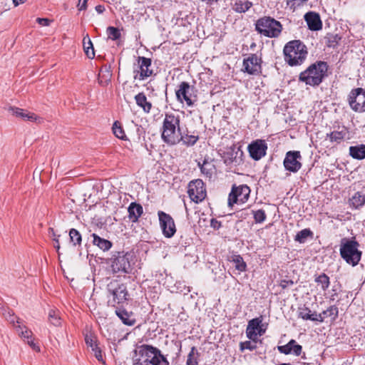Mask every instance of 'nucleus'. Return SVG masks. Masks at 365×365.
Segmentation results:
<instances>
[{
  "label": "nucleus",
  "instance_id": "obj_30",
  "mask_svg": "<svg viewBox=\"0 0 365 365\" xmlns=\"http://www.w3.org/2000/svg\"><path fill=\"white\" fill-rule=\"evenodd\" d=\"M314 281L318 285L321 286L323 291H326L330 285L329 277L324 273L316 277Z\"/></svg>",
  "mask_w": 365,
  "mask_h": 365
},
{
  "label": "nucleus",
  "instance_id": "obj_40",
  "mask_svg": "<svg viewBox=\"0 0 365 365\" xmlns=\"http://www.w3.org/2000/svg\"><path fill=\"white\" fill-rule=\"evenodd\" d=\"M306 23H322L320 16L314 11H309L304 15Z\"/></svg>",
  "mask_w": 365,
  "mask_h": 365
},
{
  "label": "nucleus",
  "instance_id": "obj_59",
  "mask_svg": "<svg viewBox=\"0 0 365 365\" xmlns=\"http://www.w3.org/2000/svg\"><path fill=\"white\" fill-rule=\"evenodd\" d=\"M36 23H50V21L48 19L38 17L36 19Z\"/></svg>",
  "mask_w": 365,
  "mask_h": 365
},
{
  "label": "nucleus",
  "instance_id": "obj_31",
  "mask_svg": "<svg viewBox=\"0 0 365 365\" xmlns=\"http://www.w3.org/2000/svg\"><path fill=\"white\" fill-rule=\"evenodd\" d=\"M16 329L19 335L23 339V340L25 342L33 337V332L31 331V330H30L25 326H16Z\"/></svg>",
  "mask_w": 365,
  "mask_h": 365
},
{
  "label": "nucleus",
  "instance_id": "obj_22",
  "mask_svg": "<svg viewBox=\"0 0 365 365\" xmlns=\"http://www.w3.org/2000/svg\"><path fill=\"white\" fill-rule=\"evenodd\" d=\"M298 317L302 318L304 320H311L313 322H324V317L322 316V314H319V315H316V317H312L311 316V310L309 308L304 307H299L298 309Z\"/></svg>",
  "mask_w": 365,
  "mask_h": 365
},
{
  "label": "nucleus",
  "instance_id": "obj_29",
  "mask_svg": "<svg viewBox=\"0 0 365 365\" xmlns=\"http://www.w3.org/2000/svg\"><path fill=\"white\" fill-rule=\"evenodd\" d=\"M230 262L233 263L235 269L239 272H245L247 268V264L243 258L239 255H234L231 257Z\"/></svg>",
  "mask_w": 365,
  "mask_h": 365
},
{
  "label": "nucleus",
  "instance_id": "obj_36",
  "mask_svg": "<svg viewBox=\"0 0 365 365\" xmlns=\"http://www.w3.org/2000/svg\"><path fill=\"white\" fill-rule=\"evenodd\" d=\"M69 237L71 242H73V245H80L81 244V235L77 230L74 228L71 229L69 231Z\"/></svg>",
  "mask_w": 365,
  "mask_h": 365
},
{
  "label": "nucleus",
  "instance_id": "obj_45",
  "mask_svg": "<svg viewBox=\"0 0 365 365\" xmlns=\"http://www.w3.org/2000/svg\"><path fill=\"white\" fill-rule=\"evenodd\" d=\"M253 216L256 223H262L266 220V214L263 210L253 211Z\"/></svg>",
  "mask_w": 365,
  "mask_h": 365
},
{
  "label": "nucleus",
  "instance_id": "obj_62",
  "mask_svg": "<svg viewBox=\"0 0 365 365\" xmlns=\"http://www.w3.org/2000/svg\"><path fill=\"white\" fill-rule=\"evenodd\" d=\"M53 240L56 241V245H55L54 247L56 249V250L58 251L59 249H60V245H59L58 240L56 239V238H54Z\"/></svg>",
  "mask_w": 365,
  "mask_h": 365
},
{
  "label": "nucleus",
  "instance_id": "obj_15",
  "mask_svg": "<svg viewBox=\"0 0 365 365\" xmlns=\"http://www.w3.org/2000/svg\"><path fill=\"white\" fill-rule=\"evenodd\" d=\"M151 59L143 56L138 57V74L135 76V78L144 80L145 78L152 76L153 71L151 67Z\"/></svg>",
  "mask_w": 365,
  "mask_h": 365
},
{
  "label": "nucleus",
  "instance_id": "obj_8",
  "mask_svg": "<svg viewBox=\"0 0 365 365\" xmlns=\"http://www.w3.org/2000/svg\"><path fill=\"white\" fill-rule=\"evenodd\" d=\"M350 108L355 112H365V90L361 88L352 89L348 96Z\"/></svg>",
  "mask_w": 365,
  "mask_h": 365
},
{
  "label": "nucleus",
  "instance_id": "obj_23",
  "mask_svg": "<svg viewBox=\"0 0 365 365\" xmlns=\"http://www.w3.org/2000/svg\"><path fill=\"white\" fill-rule=\"evenodd\" d=\"M348 131L345 127H343L341 130H334L330 133L327 134L326 139H329L331 143H340L346 138Z\"/></svg>",
  "mask_w": 365,
  "mask_h": 365
},
{
  "label": "nucleus",
  "instance_id": "obj_39",
  "mask_svg": "<svg viewBox=\"0 0 365 365\" xmlns=\"http://www.w3.org/2000/svg\"><path fill=\"white\" fill-rule=\"evenodd\" d=\"M338 308L336 306H331L327 310L323 311L321 314L322 316L325 317H331L332 319H336L338 317Z\"/></svg>",
  "mask_w": 365,
  "mask_h": 365
},
{
  "label": "nucleus",
  "instance_id": "obj_13",
  "mask_svg": "<svg viewBox=\"0 0 365 365\" xmlns=\"http://www.w3.org/2000/svg\"><path fill=\"white\" fill-rule=\"evenodd\" d=\"M301 159L302 155L299 151H288L283 162L285 170L292 173L298 172L302 168Z\"/></svg>",
  "mask_w": 365,
  "mask_h": 365
},
{
  "label": "nucleus",
  "instance_id": "obj_6",
  "mask_svg": "<svg viewBox=\"0 0 365 365\" xmlns=\"http://www.w3.org/2000/svg\"><path fill=\"white\" fill-rule=\"evenodd\" d=\"M109 299V305L115 307L117 304H123L128 300L129 294L127 287L123 283L117 280H112L107 284Z\"/></svg>",
  "mask_w": 365,
  "mask_h": 365
},
{
  "label": "nucleus",
  "instance_id": "obj_7",
  "mask_svg": "<svg viewBox=\"0 0 365 365\" xmlns=\"http://www.w3.org/2000/svg\"><path fill=\"white\" fill-rule=\"evenodd\" d=\"M132 255L129 252H118L109 259L111 271L113 274L122 272L130 274L132 272L130 260Z\"/></svg>",
  "mask_w": 365,
  "mask_h": 365
},
{
  "label": "nucleus",
  "instance_id": "obj_52",
  "mask_svg": "<svg viewBox=\"0 0 365 365\" xmlns=\"http://www.w3.org/2000/svg\"><path fill=\"white\" fill-rule=\"evenodd\" d=\"M92 351H93L94 355L96 358L98 359V361H103V359L102 351L101 349L98 347V346L93 349Z\"/></svg>",
  "mask_w": 365,
  "mask_h": 365
},
{
  "label": "nucleus",
  "instance_id": "obj_63",
  "mask_svg": "<svg viewBox=\"0 0 365 365\" xmlns=\"http://www.w3.org/2000/svg\"><path fill=\"white\" fill-rule=\"evenodd\" d=\"M24 0H13L15 6H18L19 4L23 3Z\"/></svg>",
  "mask_w": 365,
  "mask_h": 365
},
{
  "label": "nucleus",
  "instance_id": "obj_34",
  "mask_svg": "<svg viewBox=\"0 0 365 365\" xmlns=\"http://www.w3.org/2000/svg\"><path fill=\"white\" fill-rule=\"evenodd\" d=\"M252 2L249 1H239L235 4L234 10L235 11L240 12V13L245 12L252 6Z\"/></svg>",
  "mask_w": 365,
  "mask_h": 365
},
{
  "label": "nucleus",
  "instance_id": "obj_10",
  "mask_svg": "<svg viewBox=\"0 0 365 365\" xmlns=\"http://www.w3.org/2000/svg\"><path fill=\"white\" fill-rule=\"evenodd\" d=\"M188 195L195 203L202 202L207 195L205 184L202 180L197 179L188 184Z\"/></svg>",
  "mask_w": 365,
  "mask_h": 365
},
{
  "label": "nucleus",
  "instance_id": "obj_64",
  "mask_svg": "<svg viewBox=\"0 0 365 365\" xmlns=\"http://www.w3.org/2000/svg\"><path fill=\"white\" fill-rule=\"evenodd\" d=\"M49 234L51 235L53 237L56 236V234L54 232V230L53 228H49Z\"/></svg>",
  "mask_w": 365,
  "mask_h": 365
},
{
  "label": "nucleus",
  "instance_id": "obj_28",
  "mask_svg": "<svg viewBox=\"0 0 365 365\" xmlns=\"http://www.w3.org/2000/svg\"><path fill=\"white\" fill-rule=\"evenodd\" d=\"M349 154L355 159L361 160L365 158V145L351 146L349 148Z\"/></svg>",
  "mask_w": 365,
  "mask_h": 365
},
{
  "label": "nucleus",
  "instance_id": "obj_26",
  "mask_svg": "<svg viewBox=\"0 0 365 365\" xmlns=\"http://www.w3.org/2000/svg\"><path fill=\"white\" fill-rule=\"evenodd\" d=\"M92 237L93 245L98 246L101 250L107 251L112 247V243L109 240L101 238L95 233L92 234Z\"/></svg>",
  "mask_w": 365,
  "mask_h": 365
},
{
  "label": "nucleus",
  "instance_id": "obj_3",
  "mask_svg": "<svg viewBox=\"0 0 365 365\" xmlns=\"http://www.w3.org/2000/svg\"><path fill=\"white\" fill-rule=\"evenodd\" d=\"M328 64L319 61L311 64L305 71L300 73L299 81L310 86H317L327 76Z\"/></svg>",
  "mask_w": 365,
  "mask_h": 365
},
{
  "label": "nucleus",
  "instance_id": "obj_24",
  "mask_svg": "<svg viewBox=\"0 0 365 365\" xmlns=\"http://www.w3.org/2000/svg\"><path fill=\"white\" fill-rule=\"evenodd\" d=\"M136 104L143 108L145 113H149L152 108V104L147 101V98L143 93H139L135 96Z\"/></svg>",
  "mask_w": 365,
  "mask_h": 365
},
{
  "label": "nucleus",
  "instance_id": "obj_42",
  "mask_svg": "<svg viewBox=\"0 0 365 365\" xmlns=\"http://www.w3.org/2000/svg\"><path fill=\"white\" fill-rule=\"evenodd\" d=\"M199 166L200 168L201 172L206 175L207 176L210 177L212 174V167L213 165L207 161H204L202 165L199 163Z\"/></svg>",
  "mask_w": 365,
  "mask_h": 365
},
{
  "label": "nucleus",
  "instance_id": "obj_35",
  "mask_svg": "<svg viewBox=\"0 0 365 365\" xmlns=\"http://www.w3.org/2000/svg\"><path fill=\"white\" fill-rule=\"evenodd\" d=\"M112 129H113V134L118 138L121 139V140L126 139V135L125 134V132H124L120 123L118 121L114 122Z\"/></svg>",
  "mask_w": 365,
  "mask_h": 365
},
{
  "label": "nucleus",
  "instance_id": "obj_55",
  "mask_svg": "<svg viewBox=\"0 0 365 365\" xmlns=\"http://www.w3.org/2000/svg\"><path fill=\"white\" fill-rule=\"evenodd\" d=\"M256 23H272V24H274V23H279V21H278L272 18H270V17H264V18H261V19H258Z\"/></svg>",
  "mask_w": 365,
  "mask_h": 365
},
{
  "label": "nucleus",
  "instance_id": "obj_56",
  "mask_svg": "<svg viewBox=\"0 0 365 365\" xmlns=\"http://www.w3.org/2000/svg\"><path fill=\"white\" fill-rule=\"evenodd\" d=\"M210 226L215 230H219L221 227L222 224L221 222L218 221L215 218H212L210 220Z\"/></svg>",
  "mask_w": 365,
  "mask_h": 365
},
{
  "label": "nucleus",
  "instance_id": "obj_21",
  "mask_svg": "<svg viewBox=\"0 0 365 365\" xmlns=\"http://www.w3.org/2000/svg\"><path fill=\"white\" fill-rule=\"evenodd\" d=\"M115 314L124 324L128 326H133L135 324V319L133 317L132 312H128L125 309L117 308L115 309Z\"/></svg>",
  "mask_w": 365,
  "mask_h": 365
},
{
  "label": "nucleus",
  "instance_id": "obj_61",
  "mask_svg": "<svg viewBox=\"0 0 365 365\" xmlns=\"http://www.w3.org/2000/svg\"><path fill=\"white\" fill-rule=\"evenodd\" d=\"M265 333V329H263L262 327V324H260V329H258V331H257V336H262Z\"/></svg>",
  "mask_w": 365,
  "mask_h": 365
},
{
  "label": "nucleus",
  "instance_id": "obj_43",
  "mask_svg": "<svg viewBox=\"0 0 365 365\" xmlns=\"http://www.w3.org/2000/svg\"><path fill=\"white\" fill-rule=\"evenodd\" d=\"M294 343L295 340L291 339L287 344L283 346H279L278 350L280 353L284 354H289L292 353V344H294Z\"/></svg>",
  "mask_w": 365,
  "mask_h": 365
},
{
  "label": "nucleus",
  "instance_id": "obj_1",
  "mask_svg": "<svg viewBox=\"0 0 365 365\" xmlns=\"http://www.w3.org/2000/svg\"><path fill=\"white\" fill-rule=\"evenodd\" d=\"M133 365H169V362L160 349L143 344L135 350Z\"/></svg>",
  "mask_w": 365,
  "mask_h": 365
},
{
  "label": "nucleus",
  "instance_id": "obj_5",
  "mask_svg": "<svg viewBox=\"0 0 365 365\" xmlns=\"http://www.w3.org/2000/svg\"><path fill=\"white\" fill-rule=\"evenodd\" d=\"M359 243L355 237L342 238L340 242L339 253L341 257L352 267L356 266L360 262L362 252L359 250Z\"/></svg>",
  "mask_w": 365,
  "mask_h": 365
},
{
  "label": "nucleus",
  "instance_id": "obj_33",
  "mask_svg": "<svg viewBox=\"0 0 365 365\" xmlns=\"http://www.w3.org/2000/svg\"><path fill=\"white\" fill-rule=\"evenodd\" d=\"M199 353L196 348L192 346L190 353L187 355V359L185 365H198L197 356Z\"/></svg>",
  "mask_w": 365,
  "mask_h": 365
},
{
  "label": "nucleus",
  "instance_id": "obj_53",
  "mask_svg": "<svg viewBox=\"0 0 365 365\" xmlns=\"http://www.w3.org/2000/svg\"><path fill=\"white\" fill-rule=\"evenodd\" d=\"M28 345L30 346V347L36 351V352H40L41 349L39 346L34 341L33 337L26 341Z\"/></svg>",
  "mask_w": 365,
  "mask_h": 365
},
{
  "label": "nucleus",
  "instance_id": "obj_19",
  "mask_svg": "<svg viewBox=\"0 0 365 365\" xmlns=\"http://www.w3.org/2000/svg\"><path fill=\"white\" fill-rule=\"evenodd\" d=\"M262 322V317H257L249 321L247 329V337L255 342L258 340L257 331L260 329V324Z\"/></svg>",
  "mask_w": 365,
  "mask_h": 365
},
{
  "label": "nucleus",
  "instance_id": "obj_50",
  "mask_svg": "<svg viewBox=\"0 0 365 365\" xmlns=\"http://www.w3.org/2000/svg\"><path fill=\"white\" fill-rule=\"evenodd\" d=\"M341 40V37L338 34L329 35L328 36V46L335 47L338 42Z\"/></svg>",
  "mask_w": 365,
  "mask_h": 365
},
{
  "label": "nucleus",
  "instance_id": "obj_9",
  "mask_svg": "<svg viewBox=\"0 0 365 365\" xmlns=\"http://www.w3.org/2000/svg\"><path fill=\"white\" fill-rule=\"evenodd\" d=\"M195 88L187 82H182L176 91V97L180 103L185 102L187 106L191 107L197 101V96L194 93Z\"/></svg>",
  "mask_w": 365,
  "mask_h": 365
},
{
  "label": "nucleus",
  "instance_id": "obj_14",
  "mask_svg": "<svg viewBox=\"0 0 365 365\" xmlns=\"http://www.w3.org/2000/svg\"><path fill=\"white\" fill-rule=\"evenodd\" d=\"M267 145L264 140H256L248 145V151L250 157L259 160L266 155Z\"/></svg>",
  "mask_w": 365,
  "mask_h": 365
},
{
  "label": "nucleus",
  "instance_id": "obj_11",
  "mask_svg": "<svg viewBox=\"0 0 365 365\" xmlns=\"http://www.w3.org/2000/svg\"><path fill=\"white\" fill-rule=\"evenodd\" d=\"M250 193V187L246 185H242L238 187L234 185L229 195L228 205L232 207L234 203L245 202Z\"/></svg>",
  "mask_w": 365,
  "mask_h": 365
},
{
  "label": "nucleus",
  "instance_id": "obj_12",
  "mask_svg": "<svg viewBox=\"0 0 365 365\" xmlns=\"http://www.w3.org/2000/svg\"><path fill=\"white\" fill-rule=\"evenodd\" d=\"M158 215L163 234L165 237H172L176 232L174 220L169 214L163 211H158Z\"/></svg>",
  "mask_w": 365,
  "mask_h": 365
},
{
  "label": "nucleus",
  "instance_id": "obj_25",
  "mask_svg": "<svg viewBox=\"0 0 365 365\" xmlns=\"http://www.w3.org/2000/svg\"><path fill=\"white\" fill-rule=\"evenodd\" d=\"M365 204V195L360 192H356L349 198V205L355 209L361 207Z\"/></svg>",
  "mask_w": 365,
  "mask_h": 365
},
{
  "label": "nucleus",
  "instance_id": "obj_51",
  "mask_svg": "<svg viewBox=\"0 0 365 365\" xmlns=\"http://www.w3.org/2000/svg\"><path fill=\"white\" fill-rule=\"evenodd\" d=\"M292 353H293L295 356H299L302 354V346L299 344H297L296 341L294 344H292Z\"/></svg>",
  "mask_w": 365,
  "mask_h": 365
},
{
  "label": "nucleus",
  "instance_id": "obj_17",
  "mask_svg": "<svg viewBox=\"0 0 365 365\" xmlns=\"http://www.w3.org/2000/svg\"><path fill=\"white\" fill-rule=\"evenodd\" d=\"M9 110L12 115L24 120L41 123L43 119L34 113L16 107H10Z\"/></svg>",
  "mask_w": 365,
  "mask_h": 365
},
{
  "label": "nucleus",
  "instance_id": "obj_57",
  "mask_svg": "<svg viewBox=\"0 0 365 365\" xmlns=\"http://www.w3.org/2000/svg\"><path fill=\"white\" fill-rule=\"evenodd\" d=\"M311 31H319L322 29V24H307Z\"/></svg>",
  "mask_w": 365,
  "mask_h": 365
},
{
  "label": "nucleus",
  "instance_id": "obj_38",
  "mask_svg": "<svg viewBox=\"0 0 365 365\" xmlns=\"http://www.w3.org/2000/svg\"><path fill=\"white\" fill-rule=\"evenodd\" d=\"M238 153L235 151V148H230L227 152L225 153L224 158L225 163L227 164L232 163L235 161Z\"/></svg>",
  "mask_w": 365,
  "mask_h": 365
},
{
  "label": "nucleus",
  "instance_id": "obj_58",
  "mask_svg": "<svg viewBox=\"0 0 365 365\" xmlns=\"http://www.w3.org/2000/svg\"><path fill=\"white\" fill-rule=\"evenodd\" d=\"M87 1H88V0H79V3L78 5V9L79 10L86 9Z\"/></svg>",
  "mask_w": 365,
  "mask_h": 365
},
{
  "label": "nucleus",
  "instance_id": "obj_20",
  "mask_svg": "<svg viewBox=\"0 0 365 365\" xmlns=\"http://www.w3.org/2000/svg\"><path fill=\"white\" fill-rule=\"evenodd\" d=\"M128 212L130 220L133 222H136L142 215L143 209L141 205L134 202L130 204Z\"/></svg>",
  "mask_w": 365,
  "mask_h": 365
},
{
  "label": "nucleus",
  "instance_id": "obj_60",
  "mask_svg": "<svg viewBox=\"0 0 365 365\" xmlns=\"http://www.w3.org/2000/svg\"><path fill=\"white\" fill-rule=\"evenodd\" d=\"M95 9L98 14H101L105 10V7L103 5H98L95 7Z\"/></svg>",
  "mask_w": 365,
  "mask_h": 365
},
{
  "label": "nucleus",
  "instance_id": "obj_49",
  "mask_svg": "<svg viewBox=\"0 0 365 365\" xmlns=\"http://www.w3.org/2000/svg\"><path fill=\"white\" fill-rule=\"evenodd\" d=\"M6 319L11 324H14L15 322L18 324L20 323L19 319L14 315V313L11 310H9L6 313L4 314Z\"/></svg>",
  "mask_w": 365,
  "mask_h": 365
},
{
  "label": "nucleus",
  "instance_id": "obj_4",
  "mask_svg": "<svg viewBox=\"0 0 365 365\" xmlns=\"http://www.w3.org/2000/svg\"><path fill=\"white\" fill-rule=\"evenodd\" d=\"M284 61L291 66L303 63L307 56L306 46L299 40L288 42L283 50Z\"/></svg>",
  "mask_w": 365,
  "mask_h": 365
},
{
  "label": "nucleus",
  "instance_id": "obj_41",
  "mask_svg": "<svg viewBox=\"0 0 365 365\" xmlns=\"http://www.w3.org/2000/svg\"><path fill=\"white\" fill-rule=\"evenodd\" d=\"M48 319L50 322L56 327L61 325V318L55 310H50L48 312Z\"/></svg>",
  "mask_w": 365,
  "mask_h": 365
},
{
  "label": "nucleus",
  "instance_id": "obj_54",
  "mask_svg": "<svg viewBox=\"0 0 365 365\" xmlns=\"http://www.w3.org/2000/svg\"><path fill=\"white\" fill-rule=\"evenodd\" d=\"M294 284V282L291 279L286 280L283 279L280 281L279 286L283 289H286L290 286H292Z\"/></svg>",
  "mask_w": 365,
  "mask_h": 365
},
{
  "label": "nucleus",
  "instance_id": "obj_16",
  "mask_svg": "<svg viewBox=\"0 0 365 365\" xmlns=\"http://www.w3.org/2000/svg\"><path fill=\"white\" fill-rule=\"evenodd\" d=\"M282 24H255V30L268 38H276L282 30Z\"/></svg>",
  "mask_w": 365,
  "mask_h": 365
},
{
  "label": "nucleus",
  "instance_id": "obj_47",
  "mask_svg": "<svg viewBox=\"0 0 365 365\" xmlns=\"http://www.w3.org/2000/svg\"><path fill=\"white\" fill-rule=\"evenodd\" d=\"M256 343L257 342L252 340L241 342L240 344V350L244 351L245 349H248L250 351H253L257 348Z\"/></svg>",
  "mask_w": 365,
  "mask_h": 365
},
{
  "label": "nucleus",
  "instance_id": "obj_2",
  "mask_svg": "<svg viewBox=\"0 0 365 365\" xmlns=\"http://www.w3.org/2000/svg\"><path fill=\"white\" fill-rule=\"evenodd\" d=\"M179 115L166 113L163 122L161 138L164 143L174 145L180 142L181 132Z\"/></svg>",
  "mask_w": 365,
  "mask_h": 365
},
{
  "label": "nucleus",
  "instance_id": "obj_46",
  "mask_svg": "<svg viewBox=\"0 0 365 365\" xmlns=\"http://www.w3.org/2000/svg\"><path fill=\"white\" fill-rule=\"evenodd\" d=\"M308 0H285L286 5L290 9L295 10L297 6L305 4Z\"/></svg>",
  "mask_w": 365,
  "mask_h": 365
},
{
  "label": "nucleus",
  "instance_id": "obj_44",
  "mask_svg": "<svg viewBox=\"0 0 365 365\" xmlns=\"http://www.w3.org/2000/svg\"><path fill=\"white\" fill-rule=\"evenodd\" d=\"M198 140V137L195 135H185L182 136L181 135L180 141H182L183 143L187 146L193 145L197 140Z\"/></svg>",
  "mask_w": 365,
  "mask_h": 365
},
{
  "label": "nucleus",
  "instance_id": "obj_48",
  "mask_svg": "<svg viewBox=\"0 0 365 365\" xmlns=\"http://www.w3.org/2000/svg\"><path fill=\"white\" fill-rule=\"evenodd\" d=\"M85 341H86V344L91 348V349L98 346L96 337L93 336L91 334V335L86 334L85 336Z\"/></svg>",
  "mask_w": 365,
  "mask_h": 365
},
{
  "label": "nucleus",
  "instance_id": "obj_27",
  "mask_svg": "<svg viewBox=\"0 0 365 365\" xmlns=\"http://www.w3.org/2000/svg\"><path fill=\"white\" fill-rule=\"evenodd\" d=\"M83 46L85 53L88 58L93 59L95 57V51L93 43L88 34L83 36Z\"/></svg>",
  "mask_w": 365,
  "mask_h": 365
},
{
  "label": "nucleus",
  "instance_id": "obj_37",
  "mask_svg": "<svg viewBox=\"0 0 365 365\" xmlns=\"http://www.w3.org/2000/svg\"><path fill=\"white\" fill-rule=\"evenodd\" d=\"M106 31L108 38L113 41L118 40L121 36V31L118 28L108 26Z\"/></svg>",
  "mask_w": 365,
  "mask_h": 365
},
{
  "label": "nucleus",
  "instance_id": "obj_32",
  "mask_svg": "<svg viewBox=\"0 0 365 365\" xmlns=\"http://www.w3.org/2000/svg\"><path fill=\"white\" fill-rule=\"evenodd\" d=\"M313 232L309 229H304L297 233L294 240L299 243H304L308 237H312Z\"/></svg>",
  "mask_w": 365,
  "mask_h": 365
},
{
  "label": "nucleus",
  "instance_id": "obj_18",
  "mask_svg": "<svg viewBox=\"0 0 365 365\" xmlns=\"http://www.w3.org/2000/svg\"><path fill=\"white\" fill-rule=\"evenodd\" d=\"M243 71L249 74L257 73L260 68V58L256 54H251L243 61Z\"/></svg>",
  "mask_w": 365,
  "mask_h": 365
}]
</instances>
